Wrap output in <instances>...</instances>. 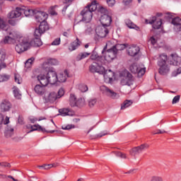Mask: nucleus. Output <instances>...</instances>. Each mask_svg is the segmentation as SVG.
<instances>
[{
  "label": "nucleus",
  "mask_w": 181,
  "mask_h": 181,
  "mask_svg": "<svg viewBox=\"0 0 181 181\" xmlns=\"http://www.w3.org/2000/svg\"><path fill=\"white\" fill-rule=\"evenodd\" d=\"M129 70L133 74H137L138 77H142L146 71V69L141 68L136 63L130 65Z\"/></svg>",
  "instance_id": "obj_6"
},
{
  "label": "nucleus",
  "mask_w": 181,
  "mask_h": 181,
  "mask_svg": "<svg viewBox=\"0 0 181 181\" xmlns=\"http://www.w3.org/2000/svg\"><path fill=\"white\" fill-rule=\"evenodd\" d=\"M30 128L31 130L28 132V134H30V132H33V131H41V132H47V134H54V132H56V130L47 131L39 124H34L33 126H31Z\"/></svg>",
  "instance_id": "obj_18"
},
{
  "label": "nucleus",
  "mask_w": 181,
  "mask_h": 181,
  "mask_svg": "<svg viewBox=\"0 0 181 181\" xmlns=\"http://www.w3.org/2000/svg\"><path fill=\"white\" fill-rule=\"evenodd\" d=\"M100 22L102 26H104L105 28H110V26L111 25V23L112 22V19L111 18V16L103 14L100 17Z\"/></svg>",
  "instance_id": "obj_15"
},
{
  "label": "nucleus",
  "mask_w": 181,
  "mask_h": 181,
  "mask_svg": "<svg viewBox=\"0 0 181 181\" xmlns=\"http://www.w3.org/2000/svg\"><path fill=\"white\" fill-rule=\"evenodd\" d=\"M81 15L82 16V19L80 22H85V23H88L91 22V19H93V13L88 8H84L81 12Z\"/></svg>",
  "instance_id": "obj_7"
},
{
  "label": "nucleus",
  "mask_w": 181,
  "mask_h": 181,
  "mask_svg": "<svg viewBox=\"0 0 181 181\" xmlns=\"http://www.w3.org/2000/svg\"><path fill=\"white\" fill-rule=\"evenodd\" d=\"M34 16L36 22H38V23H42V22H46L48 15L45 11H37V10Z\"/></svg>",
  "instance_id": "obj_14"
},
{
  "label": "nucleus",
  "mask_w": 181,
  "mask_h": 181,
  "mask_svg": "<svg viewBox=\"0 0 181 181\" xmlns=\"http://www.w3.org/2000/svg\"><path fill=\"white\" fill-rule=\"evenodd\" d=\"M67 77H70V76H69V71L64 70V72L59 73L57 76V81L59 83H66Z\"/></svg>",
  "instance_id": "obj_20"
},
{
  "label": "nucleus",
  "mask_w": 181,
  "mask_h": 181,
  "mask_svg": "<svg viewBox=\"0 0 181 181\" xmlns=\"http://www.w3.org/2000/svg\"><path fill=\"white\" fill-rule=\"evenodd\" d=\"M178 74H181V67L178 68L177 69V71H174L173 73H172V76L173 77H176Z\"/></svg>",
  "instance_id": "obj_49"
},
{
  "label": "nucleus",
  "mask_w": 181,
  "mask_h": 181,
  "mask_svg": "<svg viewBox=\"0 0 181 181\" xmlns=\"http://www.w3.org/2000/svg\"><path fill=\"white\" fill-rule=\"evenodd\" d=\"M14 78L16 83L18 84H21V83H22V78H21V76H19V74H14Z\"/></svg>",
  "instance_id": "obj_47"
},
{
  "label": "nucleus",
  "mask_w": 181,
  "mask_h": 181,
  "mask_svg": "<svg viewBox=\"0 0 181 181\" xmlns=\"http://www.w3.org/2000/svg\"><path fill=\"white\" fill-rule=\"evenodd\" d=\"M10 78L9 75H3L0 76V83L2 81H8V79Z\"/></svg>",
  "instance_id": "obj_50"
},
{
  "label": "nucleus",
  "mask_w": 181,
  "mask_h": 181,
  "mask_svg": "<svg viewBox=\"0 0 181 181\" xmlns=\"http://www.w3.org/2000/svg\"><path fill=\"white\" fill-rule=\"evenodd\" d=\"M172 24L174 25V29L176 32H180L181 30V18L176 17L173 19Z\"/></svg>",
  "instance_id": "obj_23"
},
{
  "label": "nucleus",
  "mask_w": 181,
  "mask_h": 181,
  "mask_svg": "<svg viewBox=\"0 0 181 181\" xmlns=\"http://www.w3.org/2000/svg\"><path fill=\"white\" fill-rule=\"evenodd\" d=\"M107 4L108 6H110L111 8H112V6L115 5V0H107Z\"/></svg>",
  "instance_id": "obj_55"
},
{
  "label": "nucleus",
  "mask_w": 181,
  "mask_h": 181,
  "mask_svg": "<svg viewBox=\"0 0 181 181\" xmlns=\"http://www.w3.org/2000/svg\"><path fill=\"white\" fill-rule=\"evenodd\" d=\"M60 45V38H56L52 42V46H59Z\"/></svg>",
  "instance_id": "obj_53"
},
{
  "label": "nucleus",
  "mask_w": 181,
  "mask_h": 181,
  "mask_svg": "<svg viewBox=\"0 0 181 181\" xmlns=\"http://www.w3.org/2000/svg\"><path fill=\"white\" fill-rule=\"evenodd\" d=\"M166 62H168V55L161 54L158 61V66L160 67L158 73L161 76H166V74L170 71V69L168 64H166Z\"/></svg>",
  "instance_id": "obj_2"
},
{
  "label": "nucleus",
  "mask_w": 181,
  "mask_h": 181,
  "mask_svg": "<svg viewBox=\"0 0 181 181\" xmlns=\"http://www.w3.org/2000/svg\"><path fill=\"white\" fill-rule=\"evenodd\" d=\"M59 112L62 117H66V115H73L74 112L67 108L59 109Z\"/></svg>",
  "instance_id": "obj_31"
},
{
  "label": "nucleus",
  "mask_w": 181,
  "mask_h": 181,
  "mask_svg": "<svg viewBox=\"0 0 181 181\" xmlns=\"http://www.w3.org/2000/svg\"><path fill=\"white\" fill-rule=\"evenodd\" d=\"M35 39L29 43L30 46H35V47H40L42 46L43 43L42 42V40L40 39V36H38L37 34H35L34 33Z\"/></svg>",
  "instance_id": "obj_22"
},
{
  "label": "nucleus",
  "mask_w": 181,
  "mask_h": 181,
  "mask_svg": "<svg viewBox=\"0 0 181 181\" xmlns=\"http://www.w3.org/2000/svg\"><path fill=\"white\" fill-rule=\"evenodd\" d=\"M43 100H45V103H50L51 104H53V103L57 100V93L55 92H51L49 93L45 94Z\"/></svg>",
  "instance_id": "obj_17"
},
{
  "label": "nucleus",
  "mask_w": 181,
  "mask_h": 181,
  "mask_svg": "<svg viewBox=\"0 0 181 181\" xmlns=\"http://www.w3.org/2000/svg\"><path fill=\"white\" fill-rule=\"evenodd\" d=\"M73 128H75L74 125L73 124H68L65 127H62V129L65 130L73 129Z\"/></svg>",
  "instance_id": "obj_56"
},
{
  "label": "nucleus",
  "mask_w": 181,
  "mask_h": 181,
  "mask_svg": "<svg viewBox=\"0 0 181 181\" xmlns=\"http://www.w3.org/2000/svg\"><path fill=\"white\" fill-rule=\"evenodd\" d=\"M145 22L146 24H153V29H160L162 26V19H156V16L152 17V19H146Z\"/></svg>",
  "instance_id": "obj_11"
},
{
  "label": "nucleus",
  "mask_w": 181,
  "mask_h": 181,
  "mask_svg": "<svg viewBox=\"0 0 181 181\" xmlns=\"http://www.w3.org/2000/svg\"><path fill=\"white\" fill-rule=\"evenodd\" d=\"M100 88L103 94H105V95H107V97H110V98H112L113 100L119 98V95L117 93L114 92V90L110 89L105 86H102Z\"/></svg>",
  "instance_id": "obj_8"
},
{
  "label": "nucleus",
  "mask_w": 181,
  "mask_h": 181,
  "mask_svg": "<svg viewBox=\"0 0 181 181\" xmlns=\"http://www.w3.org/2000/svg\"><path fill=\"white\" fill-rule=\"evenodd\" d=\"M22 13H23V8L21 7H17L16 8V10L8 13V18H9L10 19H15L16 18L22 16Z\"/></svg>",
  "instance_id": "obj_16"
},
{
  "label": "nucleus",
  "mask_w": 181,
  "mask_h": 181,
  "mask_svg": "<svg viewBox=\"0 0 181 181\" xmlns=\"http://www.w3.org/2000/svg\"><path fill=\"white\" fill-rule=\"evenodd\" d=\"M105 135H107V132H105V133H100L99 134H98V136H99V138H101L103 136H105Z\"/></svg>",
  "instance_id": "obj_64"
},
{
  "label": "nucleus",
  "mask_w": 181,
  "mask_h": 181,
  "mask_svg": "<svg viewBox=\"0 0 181 181\" xmlns=\"http://www.w3.org/2000/svg\"><path fill=\"white\" fill-rule=\"evenodd\" d=\"M35 93L37 94V95H43L46 93V88L43 86V85H36L34 88Z\"/></svg>",
  "instance_id": "obj_26"
},
{
  "label": "nucleus",
  "mask_w": 181,
  "mask_h": 181,
  "mask_svg": "<svg viewBox=\"0 0 181 181\" xmlns=\"http://www.w3.org/2000/svg\"><path fill=\"white\" fill-rule=\"evenodd\" d=\"M125 23L127 27H129V29H135L136 30H138L139 29V27L136 26V25L134 24L132 21L129 19L125 20Z\"/></svg>",
  "instance_id": "obj_35"
},
{
  "label": "nucleus",
  "mask_w": 181,
  "mask_h": 181,
  "mask_svg": "<svg viewBox=\"0 0 181 181\" xmlns=\"http://www.w3.org/2000/svg\"><path fill=\"white\" fill-rule=\"evenodd\" d=\"M95 33L98 37H107L108 33H110V29L108 27L98 26L95 29Z\"/></svg>",
  "instance_id": "obj_12"
},
{
  "label": "nucleus",
  "mask_w": 181,
  "mask_h": 181,
  "mask_svg": "<svg viewBox=\"0 0 181 181\" xmlns=\"http://www.w3.org/2000/svg\"><path fill=\"white\" fill-rule=\"evenodd\" d=\"M88 56H90V53L81 52L77 55L76 60V62H80V60H83V59H86V57H88Z\"/></svg>",
  "instance_id": "obj_36"
},
{
  "label": "nucleus",
  "mask_w": 181,
  "mask_h": 181,
  "mask_svg": "<svg viewBox=\"0 0 181 181\" xmlns=\"http://www.w3.org/2000/svg\"><path fill=\"white\" fill-rule=\"evenodd\" d=\"M7 124H9V117H6L5 121H4V124L7 125Z\"/></svg>",
  "instance_id": "obj_63"
},
{
  "label": "nucleus",
  "mask_w": 181,
  "mask_h": 181,
  "mask_svg": "<svg viewBox=\"0 0 181 181\" xmlns=\"http://www.w3.org/2000/svg\"><path fill=\"white\" fill-rule=\"evenodd\" d=\"M1 108L3 110V111H9V110L12 108V104H11L10 101L4 100L1 104Z\"/></svg>",
  "instance_id": "obj_28"
},
{
  "label": "nucleus",
  "mask_w": 181,
  "mask_h": 181,
  "mask_svg": "<svg viewBox=\"0 0 181 181\" xmlns=\"http://www.w3.org/2000/svg\"><path fill=\"white\" fill-rule=\"evenodd\" d=\"M4 115L2 114H0V129L1 127H2V124L4 122Z\"/></svg>",
  "instance_id": "obj_59"
},
{
  "label": "nucleus",
  "mask_w": 181,
  "mask_h": 181,
  "mask_svg": "<svg viewBox=\"0 0 181 181\" xmlns=\"http://www.w3.org/2000/svg\"><path fill=\"white\" fill-rule=\"evenodd\" d=\"M13 93L15 98H17V100H21L22 94H21V92L19 91V89L18 88H14Z\"/></svg>",
  "instance_id": "obj_40"
},
{
  "label": "nucleus",
  "mask_w": 181,
  "mask_h": 181,
  "mask_svg": "<svg viewBox=\"0 0 181 181\" xmlns=\"http://www.w3.org/2000/svg\"><path fill=\"white\" fill-rule=\"evenodd\" d=\"M69 103L71 107H80L81 105V104H80V100H77L76 96L73 94L70 95Z\"/></svg>",
  "instance_id": "obj_27"
},
{
  "label": "nucleus",
  "mask_w": 181,
  "mask_h": 181,
  "mask_svg": "<svg viewBox=\"0 0 181 181\" xmlns=\"http://www.w3.org/2000/svg\"><path fill=\"white\" fill-rule=\"evenodd\" d=\"M172 59L170 61V64H172L173 66H179L181 62V57L177 56L176 54H171Z\"/></svg>",
  "instance_id": "obj_24"
},
{
  "label": "nucleus",
  "mask_w": 181,
  "mask_h": 181,
  "mask_svg": "<svg viewBox=\"0 0 181 181\" xmlns=\"http://www.w3.org/2000/svg\"><path fill=\"white\" fill-rule=\"evenodd\" d=\"M165 132H166L165 130L158 129V130H157V132L155 134H165Z\"/></svg>",
  "instance_id": "obj_61"
},
{
  "label": "nucleus",
  "mask_w": 181,
  "mask_h": 181,
  "mask_svg": "<svg viewBox=\"0 0 181 181\" xmlns=\"http://www.w3.org/2000/svg\"><path fill=\"white\" fill-rule=\"evenodd\" d=\"M116 156H117L118 158H122V159H127V155L121 152L116 153Z\"/></svg>",
  "instance_id": "obj_52"
},
{
  "label": "nucleus",
  "mask_w": 181,
  "mask_h": 181,
  "mask_svg": "<svg viewBox=\"0 0 181 181\" xmlns=\"http://www.w3.org/2000/svg\"><path fill=\"white\" fill-rule=\"evenodd\" d=\"M134 104L132 100H126L121 106V110H125V108H128V107H131V105Z\"/></svg>",
  "instance_id": "obj_38"
},
{
  "label": "nucleus",
  "mask_w": 181,
  "mask_h": 181,
  "mask_svg": "<svg viewBox=\"0 0 181 181\" xmlns=\"http://www.w3.org/2000/svg\"><path fill=\"white\" fill-rule=\"evenodd\" d=\"M0 29L5 30L8 35L4 39V43L5 45H13L18 42V44L15 47L17 53H23V52H25V50L29 49V47L30 46L29 41H28L26 38L20 36L16 31L11 30L9 25L5 24L2 19H0Z\"/></svg>",
  "instance_id": "obj_1"
},
{
  "label": "nucleus",
  "mask_w": 181,
  "mask_h": 181,
  "mask_svg": "<svg viewBox=\"0 0 181 181\" xmlns=\"http://www.w3.org/2000/svg\"><path fill=\"white\" fill-rule=\"evenodd\" d=\"M39 169H45V170H47L49 169H52V168H56V165L54 164H45L43 165H39Z\"/></svg>",
  "instance_id": "obj_41"
},
{
  "label": "nucleus",
  "mask_w": 181,
  "mask_h": 181,
  "mask_svg": "<svg viewBox=\"0 0 181 181\" xmlns=\"http://www.w3.org/2000/svg\"><path fill=\"white\" fill-rule=\"evenodd\" d=\"M139 47L136 45H132V47H129L128 49V54L134 57L139 53Z\"/></svg>",
  "instance_id": "obj_25"
},
{
  "label": "nucleus",
  "mask_w": 181,
  "mask_h": 181,
  "mask_svg": "<svg viewBox=\"0 0 181 181\" xmlns=\"http://www.w3.org/2000/svg\"><path fill=\"white\" fill-rule=\"evenodd\" d=\"M90 59L91 60H96L95 63H104V57H100L97 54H92Z\"/></svg>",
  "instance_id": "obj_34"
},
{
  "label": "nucleus",
  "mask_w": 181,
  "mask_h": 181,
  "mask_svg": "<svg viewBox=\"0 0 181 181\" xmlns=\"http://www.w3.org/2000/svg\"><path fill=\"white\" fill-rule=\"evenodd\" d=\"M0 165H1L2 168H11V164L8 163H0Z\"/></svg>",
  "instance_id": "obj_57"
},
{
  "label": "nucleus",
  "mask_w": 181,
  "mask_h": 181,
  "mask_svg": "<svg viewBox=\"0 0 181 181\" xmlns=\"http://www.w3.org/2000/svg\"><path fill=\"white\" fill-rule=\"evenodd\" d=\"M46 30H49V25L47 24V22L43 21L41 22L39 28L35 30V35H37V36H42Z\"/></svg>",
  "instance_id": "obj_10"
},
{
  "label": "nucleus",
  "mask_w": 181,
  "mask_h": 181,
  "mask_svg": "<svg viewBox=\"0 0 181 181\" xmlns=\"http://www.w3.org/2000/svg\"><path fill=\"white\" fill-rule=\"evenodd\" d=\"M30 122H32V124H35V122H36V121H37V118H36V117L30 118Z\"/></svg>",
  "instance_id": "obj_62"
},
{
  "label": "nucleus",
  "mask_w": 181,
  "mask_h": 181,
  "mask_svg": "<svg viewBox=\"0 0 181 181\" xmlns=\"http://www.w3.org/2000/svg\"><path fill=\"white\" fill-rule=\"evenodd\" d=\"M5 136L6 138H11V136H12V135H13V129L11 128L7 129L6 130V132H4Z\"/></svg>",
  "instance_id": "obj_43"
},
{
  "label": "nucleus",
  "mask_w": 181,
  "mask_h": 181,
  "mask_svg": "<svg viewBox=\"0 0 181 181\" xmlns=\"http://www.w3.org/2000/svg\"><path fill=\"white\" fill-rule=\"evenodd\" d=\"M57 7V5L50 6L48 10L49 13H50V15H52V16H54V15H57V12H56V8Z\"/></svg>",
  "instance_id": "obj_42"
},
{
  "label": "nucleus",
  "mask_w": 181,
  "mask_h": 181,
  "mask_svg": "<svg viewBox=\"0 0 181 181\" xmlns=\"http://www.w3.org/2000/svg\"><path fill=\"white\" fill-rule=\"evenodd\" d=\"M78 88L81 93H86V91H88V86H87L86 84H80L78 86Z\"/></svg>",
  "instance_id": "obj_44"
},
{
  "label": "nucleus",
  "mask_w": 181,
  "mask_h": 181,
  "mask_svg": "<svg viewBox=\"0 0 181 181\" xmlns=\"http://www.w3.org/2000/svg\"><path fill=\"white\" fill-rule=\"evenodd\" d=\"M57 95V98H62V97L64 95V89L63 88H61L59 90L58 94Z\"/></svg>",
  "instance_id": "obj_48"
},
{
  "label": "nucleus",
  "mask_w": 181,
  "mask_h": 181,
  "mask_svg": "<svg viewBox=\"0 0 181 181\" xmlns=\"http://www.w3.org/2000/svg\"><path fill=\"white\" fill-rule=\"evenodd\" d=\"M37 11L30 8H23V13H24L25 16H32L33 15L35 16Z\"/></svg>",
  "instance_id": "obj_32"
},
{
  "label": "nucleus",
  "mask_w": 181,
  "mask_h": 181,
  "mask_svg": "<svg viewBox=\"0 0 181 181\" xmlns=\"http://www.w3.org/2000/svg\"><path fill=\"white\" fill-rule=\"evenodd\" d=\"M103 75V77L107 83H111L112 81V77H114V73L111 69L105 70L103 74H100Z\"/></svg>",
  "instance_id": "obj_19"
},
{
  "label": "nucleus",
  "mask_w": 181,
  "mask_h": 181,
  "mask_svg": "<svg viewBox=\"0 0 181 181\" xmlns=\"http://www.w3.org/2000/svg\"><path fill=\"white\" fill-rule=\"evenodd\" d=\"M102 54L103 55V59L106 62H112L114 59L117 58V54L118 52L115 50L114 47H112L110 49L107 50V45L104 47Z\"/></svg>",
  "instance_id": "obj_3"
},
{
  "label": "nucleus",
  "mask_w": 181,
  "mask_h": 181,
  "mask_svg": "<svg viewBox=\"0 0 181 181\" xmlns=\"http://www.w3.org/2000/svg\"><path fill=\"white\" fill-rule=\"evenodd\" d=\"M180 100V95H176L173 98L172 104H177Z\"/></svg>",
  "instance_id": "obj_51"
},
{
  "label": "nucleus",
  "mask_w": 181,
  "mask_h": 181,
  "mask_svg": "<svg viewBox=\"0 0 181 181\" xmlns=\"http://www.w3.org/2000/svg\"><path fill=\"white\" fill-rule=\"evenodd\" d=\"M150 42H151V45H153V46H154V45H156V42H158V40H156V36H152L150 38Z\"/></svg>",
  "instance_id": "obj_54"
},
{
  "label": "nucleus",
  "mask_w": 181,
  "mask_h": 181,
  "mask_svg": "<svg viewBox=\"0 0 181 181\" xmlns=\"http://www.w3.org/2000/svg\"><path fill=\"white\" fill-rule=\"evenodd\" d=\"M96 103H97V99H90L88 101V105L90 108H93V107H94V105H95Z\"/></svg>",
  "instance_id": "obj_46"
},
{
  "label": "nucleus",
  "mask_w": 181,
  "mask_h": 181,
  "mask_svg": "<svg viewBox=\"0 0 181 181\" xmlns=\"http://www.w3.org/2000/svg\"><path fill=\"white\" fill-rule=\"evenodd\" d=\"M47 78L49 84H56L57 83V74L53 68H49L47 74Z\"/></svg>",
  "instance_id": "obj_9"
},
{
  "label": "nucleus",
  "mask_w": 181,
  "mask_h": 181,
  "mask_svg": "<svg viewBox=\"0 0 181 181\" xmlns=\"http://www.w3.org/2000/svg\"><path fill=\"white\" fill-rule=\"evenodd\" d=\"M38 81H40L41 86L46 87L48 84H50L47 75L40 74L37 76Z\"/></svg>",
  "instance_id": "obj_21"
},
{
  "label": "nucleus",
  "mask_w": 181,
  "mask_h": 181,
  "mask_svg": "<svg viewBox=\"0 0 181 181\" xmlns=\"http://www.w3.org/2000/svg\"><path fill=\"white\" fill-rule=\"evenodd\" d=\"M122 78L121 84L122 86H132L134 83V76L128 71H123L120 74Z\"/></svg>",
  "instance_id": "obj_4"
},
{
  "label": "nucleus",
  "mask_w": 181,
  "mask_h": 181,
  "mask_svg": "<svg viewBox=\"0 0 181 181\" xmlns=\"http://www.w3.org/2000/svg\"><path fill=\"white\" fill-rule=\"evenodd\" d=\"M78 46H80V40H78V38H76L75 41L71 43L69 50H70V52H73V50H76Z\"/></svg>",
  "instance_id": "obj_33"
},
{
  "label": "nucleus",
  "mask_w": 181,
  "mask_h": 181,
  "mask_svg": "<svg viewBox=\"0 0 181 181\" xmlns=\"http://www.w3.org/2000/svg\"><path fill=\"white\" fill-rule=\"evenodd\" d=\"M101 62H93L90 66L89 70L91 73H98L99 74H104L105 68L102 66Z\"/></svg>",
  "instance_id": "obj_5"
},
{
  "label": "nucleus",
  "mask_w": 181,
  "mask_h": 181,
  "mask_svg": "<svg viewBox=\"0 0 181 181\" xmlns=\"http://www.w3.org/2000/svg\"><path fill=\"white\" fill-rule=\"evenodd\" d=\"M6 57V54H5V52H0V70H2V69L6 68V64L5 63Z\"/></svg>",
  "instance_id": "obj_29"
},
{
  "label": "nucleus",
  "mask_w": 181,
  "mask_h": 181,
  "mask_svg": "<svg viewBox=\"0 0 181 181\" xmlns=\"http://www.w3.org/2000/svg\"><path fill=\"white\" fill-rule=\"evenodd\" d=\"M67 8H69V5L65 6L63 8V9H62V13H63L64 15L66 14V11H67Z\"/></svg>",
  "instance_id": "obj_60"
},
{
  "label": "nucleus",
  "mask_w": 181,
  "mask_h": 181,
  "mask_svg": "<svg viewBox=\"0 0 181 181\" xmlns=\"http://www.w3.org/2000/svg\"><path fill=\"white\" fill-rule=\"evenodd\" d=\"M113 48H115V51L118 53V52L126 49L127 45L125 44H117L116 45H114Z\"/></svg>",
  "instance_id": "obj_37"
},
{
  "label": "nucleus",
  "mask_w": 181,
  "mask_h": 181,
  "mask_svg": "<svg viewBox=\"0 0 181 181\" xmlns=\"http://www.w3.org/2000/svg\"><path fill=\"white\" fill-rule=\"evenodd\" d=\"M148 146L147 144H141L139 146L134 147L130 150V155L132 156H135L136 155H139V153H142L145 149H148Z\"/></svg>",
  "instance_id": "obj_13"
},
{
  "label": "nucleus",
  "mask_w": 181,
  "mask_h": 181,
  "mask_svg": "<svg viewBox=\"0 0 181 181\" xmlns=\"http://www.w3.org/2000/svg\"><path fill=\"white\" fill-rule=\"evenodd\" d=\"M46 64H49L50 66H57V64H59V61H57V59H49L46 62Z\"/></svg>",
  "instance_id": "obj_39"
},
{
  "label": "nucleus",
  "mask_w": 181,
  "mask_h": 181,
  "mask_svg": "<svg viewBox=\"0 0 181 181\" xmlns=\"http://www.w3.org/2000/svg\"><path fill=\"white\" fill-rule=\"evenodd\" d=\"M33 62H35V58L34 57H31V58L28 59L25 62V66L26 67H30L32 66V64L33 63Z\"/></svg>",
  "instance_id": "obj_45"
},
{
  "label": "nucleus",
  "mask_w": 181,
  "mask_h": 181,
  "mask_svg": "<svg viewBox=\"0 0 181 181\" xmlns=\"http://www.w3.org/2000/svg\"><path fill=\"white\" fill-rule=\"evenodd\" d=\"M151 181H163L160 177H153Z\"/></svg>",
  "instance_id": "obj_58"
},
{
  "label": "nucleus",
  "mask_w": 181,
  "mask_h": 181,
  "mask_svg": "<svg viewBox=\"0 0 181 181\" xmlns=\"http://www.w3.org/2000/svg\"><path fill=\"white\" fill-rule=\"evenodd\" d=\"M97 5H98V3H97V0H94L90 3V4H88L85 8H87L93 13V12L97 11Z\"/></svg>",
  "instance_id": "obj_30"
}]
</instances>
